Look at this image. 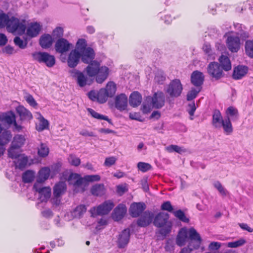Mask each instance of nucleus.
<instances>
[{
	"instance_id": "51",
	"label": "nucleus",
	"mask_w": 253,
	"mask_h": 253,
	"mask_svg": "<svg viewBox=\"0 0 253 253\" xmlns=\"http://www.w3.org/2000/svg\"><path fill=\"white\" fill-rule=\"evenodd\" d=\"M8 15L4 13L0 14V28L6 27L9 19Z\"/></svg>"
},
{
	"instance_id": "3",
	"label": "nucleus",
	"mask_w": 253,
	"mask_h": 253,
	"mask_svg": "<svg viewBox=\"0 0 253 253\" xmlns=\"http://www.w3.org/2000/svg\"><path fill=\"white\" fill-rule=\"evenodd\" d=\"M33 60L44 64L48 68L53 67L56 62L54 55L46 52L36 51L32 53Z\"/></svg>"
},
{
	"instance_id": "23",
	"label": "nucleus",
	"mask_w": 253,
	"mask_h": 253,
	"mask_svg": "<svg viewBox=\"0 0 253 253\" xmlns=\"http://www.w3.org/2000/svg\"><path fill=\"white\" fill-rule=\"evenodd\" d=\"M42 29V26L38 22L31 23L27 29V35L31 38L37 37Z\"/></svg>"
},
{
	"instance_id": "41",
	"label": "nucleus",
	"mask_w": 253,
	"mask_h": 253,
	"mask_svg": "<svg viewBox=\"0 0 253 253\" xmlns=\"http://www.w3.org/2000/svg\"><path fill=\"white\" fill-rule=\"evenodd\" d=\"M86 208L85 205H80L77 206L73 211V215L76 218H81L86 212Z\"/></svg>"
},
{
	"instance_id": "22",
	"label": "nucleus",
	"mask_w": 253,
	"mask_h": 253,
	"mask_svg": "<svg viewBox=\"0 0 253 253\" xmlns=\"http://www.w3.org/2000/svg\"><path fill=\"white\" fill-rule=\"evenodd\" d=\"M248 68L243 65H238L234 68L232 78L238 80L243 78L248 73Z\"/></svg>"
},
{
	"instance_id": "57",
	"label": "nucleus",
	"mask_w": 253,
	"mask_h": 253,
	"mask_svg": "<svg viewBox=\"0 0 253 253\" xmlns=\"http://www.w3.org/2000/svg\"><path fill=\"white\" fill-rule=\"evenodd\" d=\"M68 161L70 164L76 167L80 165L81 163L80 159L73 154L70 155Z\"/></svg>"
},
{
	"instance_id": "56",
	"label": "nucleus",
	"mask_w": 253,
	"mask_h": 253,
	"mask_svg": "<svg viewBox=\"0 0 253 253\" xmlns=\"http://www.w3.org/2000/svg\"><path fill=\"white\" fill-rule=\"evenodd\" d=\"M14 42L15 44L21 49H24L27 47V42H24L19 37H16L14 39Z\"/></svg>"
},
{
	"instance_id": "11",
	"label": "nucleus",
	"mask_w": 253,
	"mask_h": 253,
	"mask_svg": "<svg viewBox=\"0 0 253 253\" xmlns=\"http://www.w3.org/2000/svg\"><path fill=\"white\" fill-rule=\"evenodd\" d=\"M153 218L154 213L149 211H146L138 218L137 224L139 227H147L153 222Z\"/></svg>"
},
{
	"instance_id": "44",
	"label": "nucleus",
	"mask_w": 253,
	"mask_h": 253,
	"mask_svg": "<svg viewBox=\"0 0 253 253\" xmlns=\"http://www.w3.org/2000/svg\"><path fill=\"white\" fill-rule=\"evenodd\" d=\"M105 88L110 97H112L115 95L117 90L116 85L113 82H109Z\"/></svg>"
},
{
	"instance_id": "63",
	"label": "nucleus",
	"mask_w": 253,
	"mask_h": 253,
	"mask_svg": "<svg viewBox=\"0 0 253 253\" xmlns=\"http://www.w3.org/2000/svg\"><path fill=\"white\" fill-rule=\"evenodd\" d=\"M26 100L30 106L33 107H36L38 105L37 103L33 96L30 94L28 95L26 97Z\"/></svg>"
},
{
	"instance_id": "12",
	"label": "nucleus",
	"mask_w": 253,
	"mask_h": 253,
	"mask_svg": "<svg viewBox=\"0 0 253 253\" xmlns=\"http://www.w3.org/2000/svg\"><path fill=\"white\" fill-rule=\"evenodd\" d=\"M33 189L39 193L41 202H46L51 196V188L49 187H42L41 184L35 183Z\"/></svg>"
},
{
	"instance_id": "36",
	"label": "nucleus",
	"mask_w": 253,
	"mask_h": 253,
	"mask_svg": "<svg viewBox=\"0 0 253 253\" xmlns=\"http://www.w3.org/2000/svg\"><path fill=\"white\" fill-rule=\"evenodd\" d=\"M187 239V231H180L176 238V243L178 246L182 247L185 245Z\"/></svg>"
},
{
	"instance_id": "19",
	"label": "nucleus",
	"mask_w": 253,
	"mask_h": 253,
	"mask_svg": "<svg viewBox=\"0 0 253 253\" xmlns=\"http://www.w3.org/2000/svg\"><path fill=\"white\" fill-rule=\"evenodd\" d=\"M188 233L189 238L191 240L189 243L192 242L193 244L192 247H193L194 249H198L202 242V239L200 234L194 228H190Z\"/></svg>"
},
{
	"instance_id": "39",
	"label": "nucleus",
	"mask_w": 253,
	"mask_h": 253,
	"mask_svg": "<svg viewBox=\"0 0 253 253\" xmlns=\"http://www.w3.org/2000/svg\"><path fill=\"white\" fill-rule=\"evenodd\" d=\"M12 138V134L10 131L5 130L0 135V144L5 146L8 143Z\"/></svg>"
},
{
	"instance_id": "30",
	"label": "nucleus",
	"mask_w": 253,
	"mask_h": 253,
	"mask_svg": "<svg viewBox=\"0 0 253 253\" xmlns=\"http://www.w3.org/2000/svg\"><path fill=\"white\" fill-rule=\"evenodd\" d=\"M66 184L65 182L60 181L55 184L53 187V196L61 197L66 190Z\"/></svg>"
},
{
	"instance_id": "31",
	"label": "nucleus",
	"mask_w": 253,
	"mask_h": 253,
	"mask_svg": "<svg viewBox=\"0 0 253 253\" xmlns=\"http://www.w3.org/2000/svg\"><path fill=\"white\" fill-rule=\"evenodd\" d=\"M106 189L103 184H96L90 189L91 194L95 196L101 197L105 194Z\"/></svg>"
},
{
	"instance_id": "37",
	"label": "nucleus",
	"mask_w": 253,
	"mask_h": 253,
	"mask_svg": "<svg viewBox=\"0 0 253 253\" xmlns=\"http://www.w3.org/2000/svg\"><path fill=\"white\" fill-rule=\"evenodd\" d=\"M87 110L93 118L98 120H105L107 121L110 124L113 125V123L111 120L109 119L107 116L100 114L91 108H87Z\"/></svg>"
},
{
	"instance_id": "14",
	"label": "nucleus",
	"mask_w": 253,
	"mask_h": 253,
	"mask_svg": "<svg viewBox=\"0 0 253 253\" xmlns=\"http://www.w3.org/2000/svg\"><path fill=\"white\" fill-rule=\"evenodd\" d=\"M127 102L128 99L127 96L124 93L118 95L115 97V107L121 112L126 110Z\"/></svg>"
},
{
	"instance_id": "54",
	"label": "nucleus",
	"mask_w": 253,
	"mask_h": 253,
	"mask_svg": "<svg viewBox=\"0 0 253 253\" xmlns=\"http://www.w3.org/2000/svg\"><path fill=\"white\" fill-rule=\"evenodd\" d=\"M137 168L139 170L142 172H145L152 169V166L150 164L144 162H139L137 164Z\"/></svg>"
},
{
	"instance_id": "43",
	"label": "nucleus",
	"mask_w": 253,
	"mask_h": 253,
	"mask_svg": "<svg viewBox=\"0 0 253 253\" xmlns=\"http://www.w3.org/2000/svg\"><path fill=\"white\" fill-rule=\"evenodd\" d=\"M28 162V157L22 155L18 159L17 164H16V167L22 170L26 168Z\"/></svg>"
},
{
	"instance_id": "25",
	"label": "nucleus",
	"mask_w": 253,
	"mask_h": 253,
	"mask_svg": "<svg viewBox=\"0 0 253 253\" xmlns=\"http://www.w3.org/2000/svg\"><path fill=\"white\" fill-rule=\"evenodd\" d=\"M15 120V115L12 111L3 113L0 115V121L9 125H12Z\"/></svg>"
},
{
	"instance_id": "28",
	"label": "nucleus",
	"mask_w": 253,
	"mask_h": 253,
	"mask_svg": "<svg viewBox=\"0 0 253 253\" xmlns=\"http://www.w3.org/2000/svg\"><path fill=\"white\" fill-rule=\"evenodd\" d=\"M218 61L220 67L223 70L229 71L231 70V62L228 56L224 55H221L218 59Z\"/></svg>"
},
{
	"instance_id": "26",
	"label": "nucleus",
	"mask_w": 253,
	"mask_h": 253,
	"mask_svg": "<svg viewBox=\"0 0 253 253\" xmlns=\"http://www.w3.org/2000/svg\"><path fill=\"white\" fill-rule=\"evenodd\" d=\"M142 96L138 91L131 93L129 97V103L133 107L139 106L142 102Z\"/></svg>"
},
{
	"instance_id": "48",
	"label": "nucleus",
	"mask_w": 253,
	"mask_h": 253,
	"mask_svg": "<svg viewBox=\"0 0 253 253\" xmlns=\"http://www.w3.org/2000/svg\"><path fill=\"white\" fill-rule=\"evenodd\" d=\"M201 90V88H192L187 94V100L191 101L195 98Z\"/></svg>"
},
{
	"instance_id": "33",
	"label": "nucleus",
	"mask_w": 253,
	"mask_h": 253,
	"mask_svg": "<svg viewBox=\"0 0 253 253\" xmlns=\"http://www.w3.org/2000/svg\"><path fill=\"white\" fill-rule=\"evenodd\" d=\"M219 125L220 127H222L224 132L226 135H230L232 133L233 131V126L231 120L228 118H224V120Z\"/></svg>"
},
{
	"instance_id": "9",
	"label": "nucleus",
	"mask_w": 253,
	"mask_h": 253,
	"mask_svg": "<svg viewBox=\"0 0 253 253\" xmlns=\"http://www.w3.org/2000/svg\"><path fill=\"white\" fill-rule=\"evenodd\" d=\"M207 72L209 75L216 80L223 78L225 74L220 65L217 62H211L207 67Z\"/></svg>"
},
{
	"instance_id": "53",
	"label": "nucleus",
	"mask_w": 253,
	"mask_h": 253,
	"mask_svg": "<svg viewBox=\"0 0 253 253\" xmlns=\"http://www.w3.org/2000/svg\"><path fill=\"white\" fill-rule=\"evenodd\" d=\"M246 243V241L243 239H240L234 242H229L227 247L229 248H234L240 247L244 245Z\"/></svg>"
},
{
	"instance_id": "7",
	"label": "nucleus",
	"mask_w": 253,
	"mask_h": 253,
	"mask_svg": "<svg viewBox=\"0 0 253 253\" xmlns=\"http://www.w3.org/2000/svg\"><path fill=\"white\" fill-rule=\"evenodd\" d=\"M146 101L152 104L153 107L156 109H160L165 105V95L162 91H157L154 94L152 97L147 96Z\"/></svg>"
},
{
	"instance_id": "6",
	"label": "nucleus",
	"mask_w": 253,
	"mask_h": 253,
	"mask_svg": "<svg viewBox=\"0 0 253 253\" xmlns=\"http://www.w3.org/2000/svg\"><path fill=\"white\" fill-rule=\"evenodd\" d=\"M71 76L76 79L78 84L80 87H84L86 85H90L94 81V78L85 75L83 72L77 70L73 69L69 71Z\"/></svg>"
},
{
	"instance_id": "27",
	"label": "nucleus",
	"mask_w": 253,
	"mask_h": 253,
	"mask_svg": "<svg viewBox=\"0 0 253 253\" xmlns=\"http://www.w3.org/2000/svg\"><path fill=\"white\" fill-rule=\"evenodd\" d=\"M50 169L48 167H44L41 169L38 173V176L36 183H42L47 180L50 175Z\"/></svg>"
},
{
	"instance_id": "62",
	"label": "nucleus",
	"mask_w": 253,
	"mask_h": 253,
	"mask_svg": "<svg viewBox=\"0 0 253 253\" xmlns=\"http://www.w3.org/2000/svg\"><path fill=\"white\" fill-rule=\"evenodd\" d=\"M85 182L84 177V178L81 177L78 178L76 181L73 182V184L72 185H73L74 187L75 188L81 187L83 185H84V183Z\"/></svg>"
},
{
	"instance_id": "8",
	"label": "nucleus",
	"mask_w": 253,
	"mask_h": 253,
	"mask_svg": "<svg viewBox=\"0 0 253 253\" xmlns=\"http://www.w3.org/2000/svg\"><path fill=\"white\" fill-rule=\"evenodd\" d=\"M114 206V204L112 201L107 200L97 206L96 208L93 207L91 209L90 211L92 216H94L93 214L95 212L96 215H106L113 209Z\"/></svg>"
},
{
	"instance_id": "29",
	"label": "nucleus",
	"mask_w": 253,
	"mask_h": 253,
	"mask_svg": "<svg viewBox=\"0 0 253 253\" xmlns=\"http://www.w3.org/2000/svg\"><path fill=\"white\" fill-rule=\"evenodd\" d=\"M53 43V39L49 34L42 35L39 40V43L42 48H49Z\"/></svg>"
},
{
	"instance_id": "18",
	"label": "nucleus",
	"mask_w": 253,
	"mask_h": 253,
	"mask_svg": "<svg viewBox=\"0 0 253 253\" xmlns=\"http://www.w3.org/2000/svg\"><path fill=\"white\" fill-rule=\"evenodd\" d=\"M81 59V53L77 49L72 50L68 55L67 64L69 67L74 68L79 64Z\"/></svg>"
},
{
	"instance_id": "49",
	"label": "nucleus",
	"mask_w": 253,
	"mask_h": 253,
	"mask_svg": "<svg viewBox=\"0 0 253 253\" xmlns=\"http://www.w3.org/2000/svg\"><path fill=\"white\" fill-rule=\"evenodd\" d=\"M49 123L47 120L42 117L40 120V123L36 126V129L39 131H42L44 129H47Z\"/></svg>"
},
{
	"instance_id": "10",
	"label": "nucleus",
	"mask_w": 253,
	"mask_h": 253,
	"mask_svg": "<svg viewBox=\"0 0 253 253\" xmlns=\"http://www.w3.org/2000/svg\"><path fill=\"white\" fill-rule=\"evenodd\" d=\"M72 47V44L64 38L58 39L54 45L56 52L62 54L69 51Z\"/></svg>"
},
{
	"instance_id": "40",
	"label": "nucleus",
	"mask_w": 253,
	"mask_h": 253,
	"mask_svg": "<svg viewBox=\"0 0 253 253\" xmlns=\"http://www.w3.org/2000/svg\"><path fill=\"white\" fill-rule=\"evenodd\" d=\"M35 178V172L32 170H27L25 171L22 176V181L25 183L32 182Z\"/></svg>"
},
{
	"instance_id": "5",
	"label": "nucleus",
	"mask_w": 253,
	"mask_h": 253,
	"mask_svg": "<svg viewBox=\"0 0 253 253\" xmlns=\"http://www.w3.org/2000/svg\"><path fill=\"white\" fill-rule=\"evenodd\" d=\"M183 90V85L179 79H174L167 85L165 91L169 97L177 98L179 97Z\"/></svg>"
},
{
	"instance_id": "47",
	"label": "nucleus",
	"mask_w": 253,
	"mask_h": 253,
	"mask_svg": "<svg viewBox=\"0 0 253 253\" xmlns=\"http://www.w3.org/2000/svg\"><path fill=\"white\" fill-rule=\"evenodd\" d=\"M174 215L181 221L185 223H188L189 219L186 217L184 212L181 210H178L173 212Z\"/></svg>"
},
{
	"instance_id": "45",
	"label": "nucleus",
	"mask_w": 253,
	"mask_h": 253,
	"mask_svg": "<svg viewBox=\"0 0 253 253\" xmlns=\"http://www.w3.org/2000/svg\"><path fill=\"white\" fill-rule=\"evenodd\" d=\"M245 52L251 58H253V40H248L245 43Z\"/></svg>"
},
{
	"instance_id": "35",
	"label": "nucleus",
	"mask_w": 253,
	"mask_h": 253,
	"mask_svg": "<svg viewBox=\"0 0 253 253\" xmlns=\"http://www.w3.org/2000/svg\"><path fill=\"white\" fill-rule=\"evenodd\" d=\"M20 149L11 144L7 151L8 157L12 159L19 158L21 156Z\"/></svg>"
},
{
	"instance_id": "24",
	"label": "nucleus",
	"mask_w": 253,
	"mask_h": 253,
	"mask_svg": "<svg viewBox=\"0 0 253 253\" xmlns=\"http://www.w3.org/2000/svg\"><path fill=\"white\" fill-rule=\"evenodd\" d=\"M16 111L22 121L30 120L33 119L32 113L23 106H18L16 108Z\"/></svg>"
},
{
	"instance_id": "21",
	"label": "nucleus",
	"mask_w": 253,
	"mask_h": 253,
	"mask_svg": "<svg viewBox=\"0 0 253 253\" xmlns=\"http://www.w3.org/2000/svg\"><path fill=\"white\" fill-rule=\"evenodd\" d=\"M130 238V230L128 228L124 229L120 234L118 241L119 248H123L128 244Z\"/></svg>"
},
{
	"instance_id": "16",
	"label": "nucleus",
	"mask_w": 253,
	"mask_h": 253,
	"mask_svg": "<svg viewBox=\"0 0 253 253\" xmlns=\"http://www.w3.org/2000/svg\"><path fill=\"white\" fill-rule=\"evenodd\" d=\"M191 83L197 88H202L201 86L204 83L205 76L203 73L198 70L194 71L191 75Z\"/></svg>"
},
{
	"instance_id": "59",
	"label": "nucleus",
	"mask_w": 253,
	"mask_h": 253,
	"mask_svg": "<svg viewBox=\"0 0 253 253\" xmlns=\"http://www.w3.org/2000/svg\"><path fill=\"white\" fill-rule=\"evenodd\" d=\"M63 29L62 27H58L53 30L52 36L54 39L63 38Z\"/></svg>"
},
{
	"instance_id": "15",
	"label": "nucleus",
	"mask_w": 253,
	"mask_h": 253,
	"mask_svg": "<svg viewBox=\"0 0 253 253\" xmlns=\"http://www.w3.org/2000/svg\"><path fill=\"white\" fill-rule=\"evenodd\" d=\"M146 209V205L143 203H133L130 207L129 212L132 217H137Z\"/></svg>"
},
{
	"instance_id": "58",
	"label": "nucleus",
	"mask_w": 253,
	"mask_h": 253,
	"mask_svg": "<svg viewBox=\"0 0 253 253\" xmlns=\"http://www.w3.org/2000/svg\"><path fill=\"white\" fill-rule=\"evenodd\" d=\"M161 209L163 211H166L170 212H172L173 211V208L169 201L164 202L161 206Z\"/></svg>"
},
{
	"instance_id": "17",
	"label": "nucleus",
	"mask_w": 253,
	"mask_h": 253,
	"mask_svg": "<svg viewBox=\"0 0 253 253\" xmlns=\"http://www.w3.org/2000/svg\"><path fill=\"white\" fill-rule=\"evenodd\" d=\"M80 53L81 60L85 64H88L95 60V52L93 49L90 47H88L85 50H84V51H82Z\"/></svg>"
},
{
	"instance_id": "50",
	"label": "nucleus",
	"mask_w": 253,
	"mask_h": 253,
	"mask_svg": "<svg viewBox=\"0 0 253 253\" xmlns=\"http://www.w3.org/2000/svg\"><path fill=\"white\" fill-rule=\"evenodd\" d=\"M166 149L169 152H175L179 154H182V153L186 152V150L185 149L176 145H169L167 147Z\"/></svg>"
},
{
	"instance_id": "38",
	"label": "nucleus",
	"mask_w": 253,
	"mask_h": 253,
	"mask_svg": "<svg viewBox=\"0 0 253 253\" xmlns=\"http://www.w3.org/2000/svg\"><path fill=\"white\" fill-rule=\"evenodd\" d=\"M25 140L24 136L21 134H16L13 137L11 144L20 148L24 144Z\"/></svg>"
},
{
	"instance_id": "1",
	"label": "nucleus",
	"mask_w": 253,
	"mask_h": 253,
	"mask_svg": "<svg viewBox=\"0 0 253 253\" xmlns=\"http://www.w3.org/2000/svg\"><path fill=\"white\" fill-rule=\"evenodd\" d=\"M87 64L84 70L87 76L95 77V81L98 84H102L107 79L110 72L109 68L105 66H101L100 62L96 60Z\"/></svg>"
},
{
	"instance_id": "2",
	"label": "nucleus",
	"mask_w": 253,
	"mask_h": 253,
	"mask_svg": "<svg viewBox=\"0 0 253 253\" xmlns=\"http://www.w3.org/2000/svg\"><path fill=\"white\" fill-rule=\"evenodd\" d=\"M169 215L168 213L160 212L154 216L153 224L159 228V233L163 236L166 237L172 229V223L169 221Z\"/></svg>"
},
{
	"instance_id": "60",
	"label": "nucleus",
	"mask_w": 253,
	"mask_h": 253,
	"mask_svg": "<svg viewBox=\"0 0 253 253\" xmlns=\"http://www.w3.org/2000/svg\"><path fill=\"white\" fill-rule=\"evenodd\" d=\"M214 187L218 191V192L223 196L226 195V191L222 186L219 181H216L213 183Z\"/></svg>"
},
{
	"instance_id": "32",
	"label": "nucleus",
	"mask_w": 253,
	"mask_h": 253,
	"mask_svg": "<svg viewBox=\"0 0 253 253\" xmlns=\"http://www.w3.org/2000/svg\"><path fill=\"white\" fill-rule=\"evenodd\" d=\"M226 116L232 121H237L239 119V115L238 110L233 106L229 107L225 111Z\"/></svg>"
},
{
	"instance_id": "61",
	"label": "nucleus",
	"mask_w": 253,
	"mask_h": 253,
	"mask_svg": "<svg viewBox=\"0 0 253 253\" xmlns=\"http://www.w3.org/2000/svg\"><path fill=\"white\" fill-rule=\"evenodd\" d=\"M85 182L98 181L100 180V176L98 174L87 175L84 176Z\"/></svg>"
},
{
	"instance_id": "55",
	"label": "nucleus",
	"mask_w": 253,
	"mask_h": 253,
	"mask_svg": "<svg viewBox=\"0 0 253 253\" xmlns=\"http://www.w3.org/2000/svg\"><path fill=\"white\" fill-rule=\"evenodd\" d=\"M175 243L174 240L171 239H169L166 243L165 249L167 252H171L174 250Z\"/></svg>"
},
{
	"instance_id": "52",
	"label": "nucleus",
	"mask_w": 253,
	"mask_h": 253,
	"mask_svg": "<svg viewBox=\"0 0 253 253\" xmlns=\"http://www.w3.org/2000/svg\"><path fill=\"white\" fill-rule=\"evenodd\" d=\"M87 46V43L86 41L84 39H81L78 40V42L76 43V48L77 50H78L80 52H82V51H84L85 50Z\"/></svg>"
},
{
	"instance_id": "46",
	"label": "nucleus",
	"mask_w": 253,
	"mask_h": 253,
	"mask_svg": "<svg viewBox=\"0 0 253 253\" xmlns=\"http://www.w3.org/2000/svg\"><path fill=\"white\" fill-rule=\"evenodd\" d=\"M38 155L41 157L47 156L49 153V148L46 144L41 143L38 151Z\"/></svg>"
},
{
	"instance_id": "64",
	"label": "nucleus",
	"mask_w": 253,
	"mask_h": 253,
	"mask_svg": "<svg viewBox=\"0 0 253 253\" xmlns=\"http://www.w3.org/2000/svg\"><path fill=\"white\" fill-rule=\"evenodd\" d=\"M154 80L159 84H163L166 80V77L163 73H158L155 76Z\"/></svg>"
},
{
	"instance_id": "4",
	"label": "nucleus",
	"mask_w": 253,
	"mask_h": 253,
	"mask_svg": "<svg viewBox=\"0 0 253 253\" xmlns=\"http://www.w3.org/2000/svg\"><path fill=\"white\" fill-rule=\"evenodd\" d=\"M24 20L20 22V20L14 16L9 18L6 29L8 32L14 33H16L19 35H22L25 32L26 29V25L24 24Z\"/></svg>"
},
{
	"instance_id": "42",
	"label": "nucleus",
	"mask_w": 253,
	"mask_h": 253,
	"mask_svg": "<svg viewBox=\"0 0 253 253\" xmlns=\"http://www.w3.org/2000/svg\"><path fill=\"white\" fill-rule=\"evenodd\" d=\"M110 97L107 93V91L105 88H101L97 93V99L99 102L103 103L106 102L108 98Z\"/></svg>"
},
{
	"instance_id": "13",
	"label": "nucleus",
	"mask_w": 253,
	"mask_h": 253,
	"mask_svg": "<svg viewBox=\"0 0 253 253\" xmlns=\"http://www.w3.org/2000/svg\"><path fill=\"white\" fill-rule=\"evenodd\" d=\"M226 45L232 52H237L240 48V39L239 37L230 36L226 39Z\"/></svg>"
},
{
	"instance_id": "34",
	"label": "nucleus",
	"mask_w": 253,
	"mask_h": 253,
	"mask_svg": "<svg viewBox=\"0 0 253 253\" xmlns=\"http://www.w3.org/2000/svg\"><path fill=\"white\" fill-rule=\"evenodd\" d=\"M224 120L220 112L215 110L212 115V124L215 128H219L220 124Z\"/></svg>"
},
{
	"instance_id": "20",
	"label": "nucleus",
	"mask_w": 253,
	"mask_h": 253,
	"mask_svg": "<svg viewBox=\"0 0 253 253\" xmlns=\"http://www.w3.org/2000/svg\"><path fill=\"white\" fill-rule=\"evenodd\" d=\"M126 212V206L123 204H119L114 210L112 213V218L115 221H119L124 217Z\"/></svg>"
}]
</instances>
